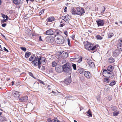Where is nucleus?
Instances as JSON below:
<instances>
[{
  "label": "nucleus",
  "mask_w": 122,
  "mask_h": 122,
  "mask_svg": "<svg viewBox=\"0 0 122 122\" xmlns=\"http://www.w3.org/2000/svg\"><path fill=\"white\" fill-rule=\"evenodd\" d=\"M112 73V72L108 71L104 69L103 70V75L105 77L112 78L114 76L113 74Z\"/></svg>",
  "instance_id": "obj_3"
},
{
  "label": "nucleus",
  "mask_w": 122,
  "mask_h": 122,
  "mask_svg": "<svg viewBox=\"0 0 122 122\" xmlns=\"http://www.w3.org/2000/svg\"><path fill=\"white\" fill-rule=\"evenodd\" d=\"M109 79L107 78H105L104 79V81H105L106 82H108V81H107L109 80Z\"/></svg>",
  "instance_id": "obj_46"
},
{
  "label": "nucleus",
  "mask_w": 122,
  "mask_h": 122,
  "mask_svg": "<svg viewBox=\"0 0 122 122\" xmlns=\"http://www.w3.org/2000/svg\"><path fill=\"white\" fill-rule=\"evenodd\" d=\"M64 33L65 34L66 36L67 35V34H68V33H67V31H64Z\"/></svg>",
  "instance_id": "obj_54"
},
{
  "label": "nucleus",
  "mask_w": 122,
  "mask_h": 122,
  "mask_svg": "<svg viewBox=\"0 0 122 122\" xmlns=\"http://www.w3.org/2000/svg\"><path fill=\"white\" fill-rule=\"evenodd\" d=\"M97 99L98 100H99L100 99V98L99 96H97Z\"/></svg>",
  "instance_id": "obj_55"
},
{
  "label": "nucleus",
  "mask_w": 122,
  "mask_h": 122,
  "mask_svg": "<svg viewBox=\"0 0 122 122\" xmlns=\"http://www.w3.org/2000/svg\"><path fill=\"white\" fill-rule=\"evenodd\" d=\"M91 45H92L89 42H88L87 41L86 43L85 44H84V47L86 49H87L88 50H90V49L91 47Z\"/></svg>",
  "instance_id": "obj_9"
},
{
  "label": "nucleus",
  "mask_w": 122,
  "mask_h": 122,
  "mask_svg": "<svg viewBox=\"0 0 122 122\" xmlns=\"http://www.w3.org/2000/svg\"><path fill=\"white\" fill-rule=\"evenodd\" d=\"M116 84V82L114 81H112L109 84V85L112 86L115 85Z\"/></svg>",
  "instance_id": "obj_28"
},
{
  "label": "nucleus",
  "mask_w": 122,
  "mask_h": 122,
  "mask_svg": "<svg viewBox=\"0 0 122 122\" xmlns=\"http://www.w3.org/2000/svg\"><path fill=\"white\" fill-rule=\"evenodd\" d=\"M44 11V10L43 9L42 10H41V11L39 12V14L40 15H41L42 13H43Z\"/></svg>",
  "instance_id": "obj_41"
},
{
  "label": "nucleus",
  "mask_w": 122,
  "mask_h": 122,
  "mask_svg": "<svg viewBox=\"0 0 122 122\" xmlns=\"http://www.w3.org/2000/svg\"><path fill=\"white\" fill-rule=\"evenodd\" d=\"M87 116L90 117H92V116L91 112L90 109H89L87 112Z\"/></svg>",
  "instance_id": "obj_25"
},
{
  "label": "nucleus",
  "mask_w": 122,
  "mask_h": 122,
  "mask_svg": "<svg viewBox=\"0 0 122 122\" xmlns=\"http://www.w3.org/2000/svg\"><path fill=\"white\" fill-rule=\"evenodd\" d=\"M6 24L5 23H4L2 24V26L3 27H5L6 25Z\"/></svg>",
  "instance_id": "obj_52"
},
{
  "label": "nucleus",
  "mask_w": 122,
  "mask_h": 122,
  "mask_svg": "<svg viewBox=\"0 0 122 122\" xmlns=\"http://www.w3.org/2000/svg\"><path fill=\"white\" fill-rule=\"evenodd\" d=\"M114 69L113 67V66L112 65H110L107 68V71L109 72H112V71Z\"/></svg>",
  "instance_id": "obj_16"
},
{
  "label": "nucleus",
  "mask_w": 122,
  "mask_h": 122,
  "mask_svg": "<svg viewBox=\"0 0 122 122\" xmlns=\"http://www.w3.org/2000/svg\"><path fill=\"white\" fill-rule=\"evenodd\" d=\"M117 47L118 49H120L119 50L122 51V44H120L118 43Z\"/></svg>",
  "instance_id": "obj_23"
},
{
  "label": "nucleus",
  "mask_w": 122,
  "mask_h": 122,
  "mask_svg": "<svg viewBox=\"0 0 122 122\" xmlns=\"http://www.w3.org/2000/svg\"><path fill=\"white\" fill-rule=\"evenodd\" d=\"M84 74L85 77L87 79H90L92 77V74L89 71H85Z\"/></svg>",
  "instance_id": "obj_6"
},
{
  "label": "nucleus",
  "mask_w": 122,
  "mask_h": 122,
  "mask_svg": "<svg viewBox=\"0 0 122 122\" xmlns=\"http://www.w3.org/2000/svg\"><path fill=\"white\" fill-rule=\"evenodd\" d=\"M53 34V31L51 29H50L46 31L44 34L46 35H52Z\"/></svg>",
  "instance_id": "obj_13"
},
{
  "label": "nucleus",
  "mask_w": 122,
  "mask_h": 122,
  "mask_svg": "<svg viewBox=\"0 0 122 122\" xmlns=\"http://www.w3.org/2000/svg\"><path fill=\"white\" fill-rule=\"evenodd\" d=\"M42 61H41L43 65H45L46 64V58L44 57H42L41 58Z\"/></svg>",
  "instance_id": "obj_19"
},
{
  "label": "nucleus",
  "mask_w": 122,
  "mask_h": 122,
  "mask_svg": "<svg viewBox=\"0 0 122 122\" xmlns=\"http://www.w3.org/2000/svg\"><path fill=\"white\" fill-rule=\"evenodd\" d=\"M112 110L113 111L116 112L117 111V107L115 106H114L112 108Z\"/></svg>",
  "instance_id": "obj_30"
},
{
  "label": "nucleus",
  "mask_w": 122,
  "mask_h": 122,
  "mask_svg": "<svg viewBox=\"0 0 122 122\" xmlns=\"http://www.w3.org/2000/svg\"><path fill=\"white\" fill-rule=\"evenodd\" d=\"M115 61L114 59L112 57L109 58L108 59V62L111 63L114 62Z\"/></svg>",
  "instance_id": "obj_20"
},
{
  "label": "nucleus",
  "mask_w": 122,
  "mask_h": 122,
  "mask_svg": "<svg viewBox=\"0 0 122 122\" xmlns=\"http://www.w3.org/2000/svg\"><path fill=\"white\" fill-rule=\"evenodd\" d=\"M98 26H102L104 24V21L101 19H98L96 21Z\"/></svg>",
  "instance_id": "obj_8"
},
{
  "label": "nucleus",
  "mask_w": 122,
  "mask_h": 122,
  "mask_svg": "<svg viewBox=\"0 0 122 122\" xmlns=\"http://www.w3.org/2000/svg\"><path fill=\"white\" fill-rule=\"evenodd\" d=\"M21 49L24 51H26V48L24 47H20Z\"/></svg>",
  "instance_id": "obj_38"
},
{
  "label": "nucleus",
  "mask_w": 122,
  "mask_h": 122,
  "mask_svg": "<svg viewBox=\"0 0 122 122\" xmlns=\"http://www.w3.org/2000/svg\"><path fill=\"white\" fill-rule=\"evenodd\" d=\"M28 74L30 76H31L32 77L34 78V76L33 75L32 73L30 72H29Z\"/></svg>",
  "instance_id": "obj_44"
},
{
  "label": "nucleus",
  "mask_w": 122,
  "mask_h": 122,
  "mask_svg": "<svg viewBox=\"0 0 122 122\" xmlns=\"http://www.w3.org/2000/svg\"><path fill=\"white\" fill-rule=\"evenodd\" d=\"M71 17V16L69 15H67L66 16L62 17V19H63L66 22L67 21L69 20Z\"/></svg>",
  "instance_id": "obj_11"
},
{
  "label": "nucleus",
  "mask_w": 122,
  "mask_h": 122,
  "mask_svg": "<svg viewBox=\"0 0 122 122\" xmlns=\"http://www.w3.org/2000/svg\"><path fill=\"white\" fill-rule=\"evenodd\" d=\"M70 37L73 39H74L75 37V35H73L71 36Z\"/></svg>",
  "instance_id": "obj_51"
},
{
  "label": "nucleus",
  "mask_w": 122,
  "mask_h": 122,
  "mask_svg": "<svg viewBox=\"0 0 122 122\" xmlns=\"http://www.w3.org/2000/svg\"><path fill=\"white\" fill-rule=\"evenodd\" d=\"M67 9V7H65L64 10V11L65 12H66Z\"/></svg>",
  "instance_id": "obj_57"
},
{
  "label": "nucleus",
  "mask_w": 122,
  "mask_h": 122,
  "mask_svg": "<svg viewBox=\"0 0 122 122\" xmlns=\"http://www.w3.org/2000/svg\"><path fill=\"white\" fill-rule=\"evenodd\" d=\"M46 41L48 43H52L54 41L53 38L48 37L46 39Z\"/></svg>",
  "instance_id": "obj_15"
},
{
  "label": "nucleus",
  "mask_w": 122,
  "mask_h": 122,
  "mask_svg": "<svg viewBox=\"0 0 122 122\" xmlns=\"http://www.w3.org/2000/svg\"><path fill=\"white\" fill-rule=\"evenodd\" d=\"M71 13L73 15H79L81 14V10L80 8L77 7L76 8V10L74 8H73L71 9Z\"/></svg>",
  "instance_id": "obj_5"
},
{
  "label": "nucleus",
  "mask_w": 122,
  "mask_h": 122,
  "mask_svg": "<svg viewBox=\"0 0 122 122\" xmlns=\"http://www.w3.org/2000/svg\"><path fill=\"white\" fill-rule=\"evenodd\" d=\"M89 65L92 67H93L95 66L94 63L92 61Z\"/></svg>",
  "instance_id": "obj_35"
},
{
  "label": "nucleus",
  "mask_w": 122,
  "mask_h": 122,
  "mask_svg": "<svg viewBox=\"0 0 122 122\" xmlns=\"http://www.w3.org/2000/svg\"><path fill=\"white\" fill-rule=\"evenodd\" d=\"M2 17L4 18H6V20H8V16L6 15H5L4 14H2Z\"/></svg>",
  "instance_id": "obj_32"
},
{
  "label": "nucleus",
  "mask_w": 122,
  "mask_h": 122,
  "mask_svg": "<svg viewBox=\"0 0 122 122\" xmlns=\"http://www.w3.org/2000/svg\"><path fill=\"white\" fill-rule=\"evenodd\" d=\"M4 50L5 51H6L7 52H8V50L5 47H4Z\"/></svg>",
  "instance_id": "obj_53"
},
{
  "label": "nucleus",
  "mask_w": 122,
  "mask_h": 122,
  "mask_svg": "<svg viewBox=\"0 0 122 122\" xmlns=\"http://www.w3.org/2000/svg\"><path fill=\"white\" fill-rule=\"evenodd\" d=\"M121 52L120 50H116L114 51L112 53V56L113 57H116L118 56L120 54Z\"/></svg>",
  "instance_id": "obj_7"
},
{
  "label": "nucleus",
  "mask_w": 122,
  "mask_h": 122,
  "mask_svg": "<svg viewBox=\"0 0 122 122\" xmlns=\"http://www.w3.org/2000/svg\"><path fill=\"white\" fill-rule=\"evenodd\" d=\"M92 61L90 59H87L86 60V62L89 65Z\"/></svg>",
  "instance_id": "obj_31"
},
{
  "label": "nucleus",
  "mask_w": 122,
  "mask_h": 122,
  "mask_svg": "<svg viewBox=\"0 0 122 122\" xmlns=\"http://www.w3.org/2000/svg\"><path fill=\"white\" fill-rule=\"evenodd\" d=\"M41 57L39 58L36 57L34 60L31 62L32 64L35 66H37L38 64H41Z\"/></svg>",
  "instance_id": "obj_4"
},
{
  "label": "nucleus",
  "mask_w": 122,
  "mask_h": 122,
  "mask_svg": "<svg viewBox=\"0 0 122 122\" xmlns=\"http://www.w3.org/2000/svg\"><path fill=\"white\" fill-rule=\"evenodd\" d=\"M82 59L81 57L78 60V61L79 63H80L82 61Z\"/></svg>",
  "instance_id": "obj_49"
},
{
  "label": "nucleus",
  "mask_w": 122,
  "mask_h": 122,
  "mask_svg": "<svg viewBox=\"0 0 122 122\" xmlns=\"http://www.w3.org/2000/svg\"><path fill=\"white\" fill-rule=\"evenodd\" d=\"M68 43V45L70 46V40L69 39H67Z\"/></svg>",
  "instance_id": "obj_48"
},
{
  "label": "nucleus",
  "mask_w": 122,
  "mask_h": 122,
  "mask_svg": "<svg viewBox=\"0 0 122 122\" xmlns=\"http://www.w3.org/2000/svg\"><path fill=\"white\" fill-rule=\"evenodd\" d=\"M31 54V53L27 51L25 53V57L28 58Z\"/></svg>",
  "instance_id": "obj_21"
},
{
  "label": "nucleus",
  "mask_w": 122,
  "mask_h": 122,
  "mask_svg": "<svg viewBox=\"0 0 122 122\" xmlns=\"http://www.w3.org/2000/svg\"><path fill=\"white\" fill-rule=\"evenodd\" d=\"M97 46H94L92 48H91L90 49V50H91L92 51L94 50L96 48H97Z\"/></svg>",
  "instance_id": "obj_40"
},
{
  "label": "nucleus",
  "mask_w": 122,
  "mask_h": 122,
  "mask_svg": "<svg viewBox=\"0 0 122 122\" xmlns=\"http://www.w3.org/2000/svg\"><path fill=\"white\" fill-rule=\"evenodd\" d=\"M72 66L74 70H76V64H73L72 65Z\"/></svg>",
  "instance_id": "obj_39"
},
{
  "label": "nucleus",
  "mask_w": 122,
  "mask_h": 122,
  "mask_svg": "<svg viewBox=\"0 0 122 122\" xmlns=\"http://www.w3.org/2000/svg\"><path fill=\"white\" fill-rule=\"evenodd\" d=\"M47 121L48 122H51V120L50 119H47Z\"/></svg>",
  "instance_id": "obj_56"
},
{
  "label": "nucleus",
  "mask_w": 122,
  "mask_h": 122,
  "mask_svg": "<svg viewBox=\"0 0 122 122\" xmlns=\"http://www.w3.org/2000/svg\"><path fill=\"white\" fill-rule=\"evenodd\" d=\"M57 119L56 118H55L51 120V122H56L57 121Z\"/></svg>",
  "instance_id": "obj_42"
},
{
  "label": "nucleus",
  "mask_w": 122,
  "mask_h": 122,
  "mask_svg": "<svg viewBox=\"0 0 122 122\" xmlns=\"http://www.w3.org/2000/svg\"><path fill=\"white\" fill-rule=\"evenodd\" d=\"M7 20H6V19L5 20H4L2 22L3 23L4 22H6Z\"/></svg>",
  "instance_id": "obj_62"
},
{
  "label": "nucleus",
  "mask_w": 122,
  "mask_h": 122,
  "mask_svg": "<svg viewBox=\"0 0 122 122\" xmlns=\"http://www.w3.org/2000/svg\"><path fill=\"white\" fill-rule=\"evenodd\" d=\"M118 44H122V39H120L118 40Z\"/></svg>",
  "instance_id": "obj_43"
},
{
  "label": "nucleus",
  "mask_w": 122,
  "mask_h": 122,
  "mask_svg": "<svg viewBox=\"0 0 122 122\" xmlns=\"http://www.w3.org/2000/svg\"><path fill=\"white\" fill-rule=\"evenodd\" d=\"M12 94L14 97L16 98H19V96H20V95H19V92L17 91H13Z\"/></svg>",
  "instance_id": "obj_12"
},
{
  "label": "nucleus",
  "mask_w": 122,
  "mask_h": 122,
  "mask_svg": "<svg viewBox=\"0 0 122 122\" xmlns=\"http://www.w3.org/2000/svg\"><path fill=\"white\" fill-rule=\"evenodd\" d=\"M55 20V19L54 17H50L47 19V21L48 22H51L54 21Z\"/></svg>",
  "instance_id": "obj_18"
},
{
  "label": "nucleus",
  "mask_w": 122,
  "mask_h": 122,
  "mask_svg": "<svg viewBox=\"0 0 122 122\" xmlns=\"http://www.w3.org/2000/svg\"><path fill=\"white\" fill-rule=\"evenodd\" d=\"M35 55H34L29 58V60L30 61H33L34 59V57Z\"/></svg>",
  "instance_id": "obj_26"
},
{
  "label": "nucleus",
  "mask_w": 122,
  "mask_h": 122,
  "mask_svg": "<svg viewBox=\"0 0 122 122\" xmlns=\"http://www.w3.org/2000/svg\"><path fill=\"white\" fill-rule=\"evenodd\" d=\"M113 36V34L112 33H110L108 34V38H110L111 37Z\"/></svg>",
  "instance_id": "obj_29"
},
{
  "label": "nucleus",
  "mask_w": 122,
  "mask_h": 122,
  "mask_svg": "<svg viewBox=\"0 0 122 122\" xmlns=\"http://www.w3.org/2000/svg\"><path fill=\"white\" fill-rule=\"evenodd\" d=\"M62 56L64 58H66L68 56V53L67 52L64 53L62 55Z\"/></svg>",
  "instance_id": "obj_22"
},
{
  "label": "nucleus",
  "mask_w": 122,
  "mask_h": 122,
  "mask_svg": "<svg viewBox=\"0 0 122 122\" xmlns=\"http://www.w3.org/2000/svg\"><path fill=\"white\" fill-rule=\"evenodd\" d=\"M1 35L4 38H6L5 36L3 34L1 33Z\"/></svg>",
  "instance_id": "obj_59"
},
{
  "label": "nucleus",
  "mask_w": 122,
  "mask_h": 122,
  "mask_svg": "<svg viewBox=\"0 0 122 122\" xmlns=\"http://www.w3.org/2000/svg\"><path fill=\"white\" fill-rule=\"evenodd\" d=\"M39 40L40 41H42V40L41 39V36H40L39 38Z\"/></svg>",
  "instance_id": "obj_58"
},
{
  "label": "nucleus",
  "mask_w": 122,
  "mask_h": 122,
  "mask_svg": "<svg viewBox=\"0 0 122 122\" xmlns=\"http://www.w3.org/2000/svg\"><path fill=\"white\" fill-rule=\"evenodd\" d=\"M96 38L98 40H101L102 39V37L99 35H97Z\"/></svg>",
  "instance_id": "obj_33"
},
{
  "label": "nucleus",
  "mask_w": 122,
  "mask_h": 122,
  "mask_svg": "<svg viewBox=\"0 0 122 122\" xmlns=\"http://www.w3.org/2000/svg\"><path fill=\"white\" fill-rule=\"evenodd\" d=\"M56 65V63L55 61H53L52 63V66L53 67L55 66Z\"/></svg>",
  "instance_id": "obj_37"
},
{
  "label": "nucleus",
  "mask_w": 122,
  "mask_h": 122,
  "mask_svg": "<svg viewBox=\"0 0 122 122\" xmlns=\"http://www.w3.org/2000/svg\"><path fill=\"white\" fill-rule=\"evenodd\" d=\"M28 99V97L27 96H24L20 98L19 100L21 102H25Z\"/></svg>",
  "instance_id": "obj_14"
},
{
  "label": "nucleus",
  "mask_w": 122,
  "mask_h": 122,
  "mask_svg": "<svg viewBox=\"0 0 122 122\" xmlns=\"http://www.w3.org/2000/svg\"><path fill=\"white\" fill-rule=\"evenodd\" d=\"M40 83H42L43 84H44V83L41 80V81H40Z\"/></svg>",
  "instance_id": "obj_60"
},
{
  "label": "nucleus",
  "mask_w": 122,
  "mask_h": 122,
  "mask_svg": "<svg viewBox=\"0 0 122 122\" xmlns=\"http://www.w3.org/2000/svg\"><path fill=\"white\" fill-rule=\"evenodd\" d=\"M119 113V111L117 112H113V115L115 116H117Z\"/></svg>",
  "instance_id": "obj_34"
},
{
  "label": "nucleus",
  "mask_w": 122,
  "mask_h": 122,
  "mask_svg": "<svg viewBox=\"0 0 122 122\" xmlns=\"http://www.w3.org/2000/svg\"><path fill=\"white\" fill-rule=\"evenodd\" d=\"M64 25L63 24H61V27H63V26Z\"/></svg>",
  "instance_id": "obj_64"
},
{
  "label": "nucleus",
  "mask_w": 122,
  "mask_h": 122,
  "mask_svg": "<svg viewBox=\"0 0 122 122\" xmlns=\"http://www.w3.org/2000/svg\"><path fill=\"white\" fill-rule=\"evenodd\" d=\"M52 92L54 94H56V92L52 91Z\"/></svg>",
  "instance_id": "obj_63"
},
{
  "label": "nucleus",
  "mask_w": 122,
  "mask_h": 122,
  "mask_svg": "<svg viewBox=\"0 0 122 122\" xmlns=\"http://www.w3.org/2000/svg\"><path fill=\"white\" fill-rule=\"evenodd\" d=\"M105 8L104 7H103L102 8V11L101 12H102L103 13L105 11Z\"/></svg>",
  "instance_id": "obj_47"
},
{
  "label": "nucleus",
  "mask_w": 122,
  "mask_h": 122,
  "mask_svg": "<svg viewBox=\"0 0 122 122\" xmlns=\"http://www.w3.org/2000/svg\"><path fill=\"white\" fill-rule=\"evenodd\" d=\"M60 32V30H56L55 31V34L56 35H59V32Z\"/></svg>",
  "instance_id": "obj_36"
},
{
  "label": "nucleus",
  "mask_w": 122,
  "mask_h": 122,
  "mask_svg": "<svg viewBox=\"0 0 122 122\" xmlns=\"http://www.w3.org/2000/svg\"><path fill=\"white\" fill-rule=\"evenodd\" d=\"M23 0H14L13 2L16 5L21 4L23 3Z\"/></svg>",
  "instance_id": "obj_10"
},
{
  "label": "nucleus",
  "mask_w": 122,
  "mask_h": 122,
  "mask_svg": "<svg viewBox=\"0 0 122 122\" xmlns=\"http://www.w3.org/2000/svg\"><path fill=\"white\" fill-rule=\"evenodd\" d=\"M78 70L80 74H81L82 73H83L84 71L83 69L81 68H80L78 69Z\"/></svg>",
  "instance_id": "obj_27"
},
{
  "label": "nucleus",
  "mask_w": 122,
  "mask_h": 122,
  "mask_svg": "<svg viewBox=\"0 0 122 122\" xmlns=\"http://www.w3.org/2000/svg\"><path fill=\"white\" fill-rule=\"evenodd\" d=\"M55 69L56 71L58 72H61L62 71L60 68L58 67H56Z\"/></svg>",
  "instance_id": "obj_24"
},
{
  "label": "nucleus",
  "mask_w": 122,
  "mask_h": 122,
  "mask_svg": "<svg viewBox=\"0 0 122 122\" xmlns=\"http://www.w3.org/2000/svg\"><path fill=\"white\" fill-rule=\"evenodd\" d=\"M38 68H39V69H40V67H41V64H38Z\"/></svg>",
  "instance_id": "obj_61"
},
{
  "label": "nucleus",
  "mask_w": 122,
  "mask_h": 122,
  "mask_svg": "<svg viewBox=\"0 0 122 122\" xmlns=\"http://www.w3.org/2000/svg\"><path fill=\"white\" fill-rule=\"evenodd\" d=\"M71 77L70 76L69 77L67 78L65 81V83L66 84H68L71 83Z\"/></svg>",
  "instance_id": "obj_17"
},
{
  "label": "nucleus",
  "mask_w": 122,
  "mask_h": 122,
  "mask_svg": "<svg viewBox=\"0 0 122 122\" xmlns=\"http://www.w3.org/2000/svg\"><path fill=\"white\" fill-rule=\"evenodd\" d=\"M62 69L65 72L67 73L70 74L71 72V69L69 64H66L63 65Z\"/></svg>",
  "instance_id": "obj_2"
},
{
  "label": "nucleus",
  "mask_w": 122,
  "mask_h": 122,
  "mask_svg": "<svg viewBox=\"0 0 122 122\" xmlns=\"http://www.w3.org/2000/svg\"><path fill=\"white\" fill-rule=\"evenodd\" d=\"M81 15H82V14L84 13H85V11L84 10V9L83 8H81Z\"/></svg>",
  "instance_id": "obj_45"
},
{
  "label": "nucleus",
  "mask_w": 122,
  "mask_h": 122,
  "mask_svg": "<svg viewBox=\"0 0 122 122\" xmlns=\"http://www.w3.org/2000/svg\"><path fill=\"white\" fill-rule=\"evenodd\" d=\"M55 40L56 43L59 44H63L65 41L63 37L61 35H55Z\"/></svg>",
  "instance_id": "obj_1"
},
{
  "label": "nucleus",
  "mask_w": 122,
  "mask_h": 122,
  "mask_svg": "<svg viewBox=\"0 0 122 122\" xmlns=\"http://www.w3.org/2000/svg\"><path fill=\"white\" fill-rule=\"evenodd\" d=\"M63 52L62 51H59V54H58V55L59 56H60V55H61V54L63 53Z\"/></svg>",
  "instance_id": "obj_50"
}]
</instances>
